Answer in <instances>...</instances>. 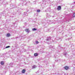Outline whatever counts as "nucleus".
I'll return each instance as SVG.
<instances>
[{
	"label": "nucleus",
	"instance_id": "nucleus-6",
	"mask_svg": "<svg viewBox=\"0 0 75 75\" xmlns=\"http://www.w3.org/2000/svg\"><path fill=\"white\" fill-rule=\"evenodd\" d=\"M25 70L24 69L22 71V73H23V74H24V73H25Z\"/></svg>",
	"mask_w": 75,
	"mask_h": 75
},
{
	"label": "nucleus",
	"instance_id": "nucleus-1",
	"mask_svg": "<svg viewBox=\"0 0 75 75\" xmlns=\"http://www.w3.org/2000/svg\"><path fill=\"white\" fill-rule=\"evenodd\" d=\"M25 31L26 32V33H30V30H29L28 29H26Z\"/></svg>",
	"mask_w": 75,
	"mask_h": 75
},
{
	"label": "nucleus",
	"instance_id": "nucleus-20",
	"mask_svg": "<svg viewBox=\"0 0 75 75\" xmlns=\"http://www.w3.org/2000/svg\"><path fill=\"white\" fill-rule=\"evenodd\" d=\"M15 24H16V23H15L14 24V25H15Z\"/></svg>",
	"mask_w": 75,
	"mask_h": 75
},
{
	"label": "nucleus",
	"instance_id": "nucleus-18",
	"mask_svg": "<svg viewBox=\"0 0 75 75\" xmlns=\"http://www.w3.org/2000/svg\"><path fill=\"white\" fill-rule=\"evenodd\" d=\"M50 48H52V46H50Z\"/></svg>",
	"mask_w": 75,
	"mask_h": 75
},
{
	"label": "nucleus",
	"instance_id": "nucleus-9",
	"mask_svg": "<svg viewBox=\"0 0 75 75\" xmlns=\"http://www.w3.org/2000/svg\"><path fill=\"white\" fill-rule=\"evenodd\" d=\"M33 31H35L36 30H37V29L35 28H33L32 29Z\"/></svg>",
	"mask_w": 75,
	"mask_h": 75
},
{
	"label": "nucleus",
	"instance_id": "nucleus-3",
	"mask_svg": "<svg viewBox=\"0 0 75 75\" xmlns=\"http://www.w3.org/2000/svg\"><path fill=\"white\" fill-rule=\"evenodd\" d=\"M51 40V37H48L47 39L46 40V41H50Z\"/></svg>",
	"mask_w": 75,
	"mask_h": 75
},
{
	"label": "nucleus",
	"instance_id": "nucleus-7",
	"mask_svg": "<svg viewBox=\"0 0 75 75\" xmlns=\"http://www.w3.org/2000/svg\"><path fill=\"white\" fill-rule=\"evenodd\" d=\"M4 62H3V61L1 62V64L2 65H4Z\"/></svg>",
	"mask_w": 75,
	"mask_h": 75
},
{
	"label": "nucleus",
	"instance_id": "nucleus-21",
	"mask_svg": "<svg viewBox=\"0 0 75 75\" xmlns=\"http://www.w3.org/2000/svg\"><path fill=\"white\" fill-rule=\"evenodd\" d=\"M58 60H57V62H58Z\"/></svg>",
	"mask_w": 75,
	"mask_h": 75
},
{
	"label": "nucleus",
	"instance_id": "nucleus-8",
	"mask_svg": "<svg viewBox=\"0 0 75 75\" xmlns=\"http://www.w3.org/2000/svg\"><path fill=\"white\" fill-rule=\"evenodd\" d=\"M36 67H37L36 66L34 65L32 67V68H33V69H34V68H36Z\"/></svg>",
	"mask_w": 75,
	"mask_h": 75
},
{
	"label": "nucleus",
	"instance_id": "nucleus-12",
	"mask_svg": "<svg viewBox=\"0 0 75 75\" xmlns=\"http://www.w3.org/2000/svg\"><path fill=\"white\" fill-rule=\"evenodd\" d=\"M10 46H6V48H10Z\"/></svg>",
	"mask_w": 75,
	"mask_h": 75
},
{
	"label": "nucleus",
	"instance_id": "nucleus-2",
	"mask_svg": "<svg viewBox=\"0 0 75 75\" xmlns=\"http://www.w3.org/2000/svg\"><path fill=\"white\" fill-rule=\"evenodd\" d=\"M61 9V6H59L57 7V10H60Z\"/></svg>",
	"mask_w": 75,
	"mask_h": 75
},
{
	"label": "nucleus",
	"instance_id": "nucleus-5",
	"mask_svg": "<svg viewBox=\"0 0 75 75\" xmlns=\"http://www.w3.org/2000/svg\"><path fill=\"white\" fill-rule=\"evenodd\" d=\"M69 67H64V69H66V70L68 69Z\"/></svg>",
	"mask_w": 75,
	"mask_h": 75
},
{
	"label": "nucleus",
	"instance_id": "nucleus-17",
	"mask_svg": "<svg viewBox=\"0 0 75 75\" xmlns=\"http://www.w3.org/2000/svg\"><path fill=\"white\" fill-rule=\"evenodd\" d=\"M13 63H11L10 64V65H13Z\"/></svg>",
	"mask_w": 75,
	"mask_h": 75
},
{
	"label": "nucleus",
	"instance_id": "nucleus-11",
	"mask_svg": "<svg viewBox=\"0 0 75 75\" xmlns=\"http://www.w3.org/2000/svg\"><path fill=\"white\" fill-rule=\"evenodd\" d=\"M73 17H75V13H73Z\"/></svg>",
	"mask_w": 75,
	"mask_h": 75
},
{
	"label": "nucleus",
	"instance_id": "nucleus-4",
	"mask_svg": "<svg viewBox=\"0 0 75 75\" xmlns=\"http://www.w3.org/2000/svg\"><path fill=\"white\" fill-rule=\"evenodd\" d=\"M38 55V54L37 53H35L34 54V56H35V57H37V56Z\"/></svg>",
	"mask_w": 75,
	"mask_h": 75
},
{
	"label": "nucleus",
	"instance_id": "nucleus-14",
	"mask_svg": "<svg viewBox=\"0 0 75 75\" xmlns=\"http://www.w3.org/2000/svg\"><path fill=\"white\" fill-rule=\"evenodd\" d=\"M24 14L25 15V16H27V13H24Z\"/></svg>",
	"mask_w": 75,
	"mask_h": 75
},
{
	"label": "nucleus",
	"instance_id": "nucleus-16",
	"mask_svg": "<svg viewBox=\"0 0 75 75\" xmlns=\"http://www.w3.org/2000/svg\"><path fill=\"white\" fill-rule=\"evenodd\" d=\"M36 44H38V41H36Z\"/></svg>",
	"mask_w": 75,
	"mask_h": 75
},
{
	"label": "nucleus",
	"instance_id": "nucleus-15",
	"mask_svg": "<svg viewBox=\"0 0 75 75\" xmlns=\"http://www.w3.org/2000/svg\"><path fill=\"white\" fill-rule=\"evenodd\" d=\"M67 53L66 52L64 53V55H67Z\"/></svg>",
	"mask_w": 75,
	"mask_h": 75
},
{
	"label": "nucleus",
	"instance_id": "nucleus-13",
	"mask_svg": "<svg viewBox=\"0 0 75 75\" xmlns=\"http://www.w3.org/2000/svg\"><path fill=\"white\" fill-rule=\"evenodd\" d=\"M40 11V10H37V12L38 13H39Z\"/></svg>",
	"mask_w": 75,
	"mask_h": 75
},
{
	"label": "nucleus",
	"instance_id": "nucleus-19",
	"mask_svg": "<svg viewBox=\"0 0 75 75\" xmlns=\"http://www.w3.org/2000/svg\"><path fill=\"white\" fill-rule=\"evenodd\" d=\"M18 38V37H16V39H17V38Z\"/></svg>",
	"mask_w": 75,
	"mask_h": 75
},
{
	"label": "nucleus",
	"instance_id": "nucleus-10",
	"mask_svg": "<svg viewBox=\"0 0 75 75\" xmlns=\"http://www.w3.org/2000/svg\"><path fill=\"white\" fill-rule=\"evenodd\" d=\"M10 34H8L7 35H6V36L7 37H10Z\"/></svg>",
	"mask_w": 75,
	"mask_h": 75
},
{
	"label": "nucleus",
	"instance_id": "nucleus-22",
	"mask_svg": "<svg viewBox=\"0 0 75 75\" xmlns=\"http://www.w3.org/2000/svg\"><path fill=\"white\" fill-rule=\"evenodd\" d=\"M74 3H75V2H74Z\"/></svg>",
	"mask_w": 75,
	"mask_h": 75
}]
</instances>
